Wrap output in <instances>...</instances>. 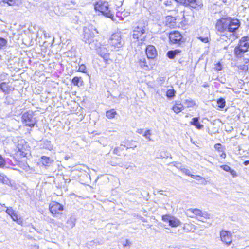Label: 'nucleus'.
<instances>
[{
	"mask_svg": "<svg viewBox=\"0 0 249 249\" xmlns=\"http://www.w3.org/2000/svg\"><path fill=\"white\" fill-rule=\"evenodd\" d=\"M241 26L240 20L235 18L223 16L216 20L215 23L216 31L220 33L225 32L234 34Z\"/></svg>",
	"mask_w": 249,
	"mask_h": 249,
	"instance_id": "obj_1",
	"label": "nucleus"
},
{
	"mask_svg": "<svg viewBox=\"0 0 249 249\" xmlns=\"http://www.w3.org/2000/svg\"><path fill=\"white\" fill-rule=\"evenodd\" d=\"M30 152V147L28 142L21 139L18 141L13 157L17 161H19L22 158L26 157Z\"/></svg>",
	"mask_w": 249,
	"mask_h": 249,
	"instance_id": "obj_2",
	"label": "nucleus"
},
{
	"mask_svg": "<svg viewBox=\"0 0 249 249\" xmlns=\"http://www.w3.org/2000/svg\"><path fill=\"white\" fill-rule=\"evenodd\" d=\"M94 9L96 12L110 18L112 21H116L117 19L114 18V15L107 1L99 0L96 1L94 4Z\"/></svg>",
	"mask_w": 249,
	"mask_h": 249,
	"instance_id": "obj_3",
	"label": "nucleus"
},
{
	"mask_svg": "<svg viewBox=\"0 0 249 249\" xmlns=\"http://www.w3.org/2000/svg\"><path fill=\"white\" fill-rule=\"evenodd\" d=\"M183 11H178V10H174L172 14L167 15L165 18V25L170 28H175L179 21L184 18Z\"/></svg>",
	"mask_w": 249,
	"mask_h": 249,
	"instance_id": "obj_4",
	"label": "nucleus"
},
{
	"mask_svg": "<svg viewBox=\"0 0 249 249\" xmlns=\"http://www.w3.org/2000/svg\"><path fill=\"white\" fill-rule=\"evenodd\" d=\"M107 44L116 50H119L122 47L124 44V41L121 32L112 34L107 40Z\"/></svg>",
	"mask_w": 249,
	"mask_h": 249,
	"instance_id": "obj_5",
	"label": "nucleus"
},
{
	"mask_svg": "<svg viewBox=\"0 0 249 249\" xmlns=\"http://www.w3.org/2000/svg\"><path fill=\"white\" fill-rule=\"evenodd\" d=\"M169 42L172 45H177L181 47L186 42V39L183 34L178 30L170 31L168 35Z\"/></svg>",
	"mask_w": 249,
	"mask_h": 249,
	"instance_id": "obj_6",
	"label": "nucleus"
},
{
	"mask_svg": "<svg viewBox=\"0 0 249 249\" xmlns=\"http://www.w3.org/2000/svg\"><path fill=\"white\" fill-rule=\"evenodd\" d=\"M21 119L24 126L30 128L34 127L37 123L36 118L34 117V112L33 111L25 112L22 115Z\"/></svg>",
	"mask_w": 249,
	"mask_h": 249,
	"instance_id": "obj_7",
	"label": "nucleus"
},
{
	"mask_svg": "<svg viewBox=\"0 0 249 249\" xmlns=\"http://www.w3.org/2000/svg\"><path fill=\"white\" fill-rule=\"evenodd\" d=\"M145 33V27L137 26L133 30L132 37L135 42L138 44H142L145 41L146 36L144 35Z\"/></svg>",
	"mask_w": 249,
	"mask_h": 249,
	"instance_id": "obj_8",
	"label": "nucleus"
},
{
	"mask_svg": "<svg viewBox=\"0 0 249 249\" xmlns=\"http://www.w3.org/2000/svg\"><path fill=\"white\" fill-rule=\"evenodd\" d=\"M64 210L63 205L57 201H52L49 203V210L53 217H56L62 214Z\"/></svg>",
	"mask_w": 249,
	"mask_h": 249,
	"instance_id": "obj_9",
	"label": "nucleus"
},
{
	"mask_svg": "<svg viewBox=\"0 0 249 249\" xmlns=\"http://www.w3.org/2000/svg\"><path fill=\"white\" fill-rule=\"evenodd\" d=\"M98 55L103 59L106 64H109L112 62L110 53L106 45H102L97 49Z\"/></svg>",
	"mask_w": 249,
	"mask_h": 249,
	"instance_id": "obj_10",
	"label": "nucleus"
},
{
	"mask_svg": "<svg viewBox=\"0 0 249 249\" xmlns=\"http://www.w3.org/2000/svg\"><path fill=\"white\" fill-rule=\"evenodd\" d=\"M186 214L191 218H196L200 219L202 218H206V214L202 211L197 208H190L187 210Z\"/></svg>",
	"mask_w": 249,
	"mask_h": 249,
	"instance_id": "obj_11",
	"label": "nucleus"
},
{
	"mask_svg": "<svg viewBox=\"0 0 249 249\" xmlns=\"http://www.w3.org/2000/svg\"><path fill=\"white\" fill-rule=\"evenodd\" d=\"M126 142H124V144H121L119 146L115 147L113 150V153L120 157L125 156L127 149L131 148Z\"/></svg>",
	"mask_w": 249,
	"mask_h": 249,
	"instance_id": "obj_12",
	"label": "nucleus"
},
{
	"mask_svg": "<svg viewBox=\"0 0 249 249\" xmlns=\"http://www.w3.org/2000/svg\"><path fill=\"white\" fill-rule=\"evenodd\" d=\"M145 52L147 58L150 60H154L157 56V51L152 45H148L145 49Z\"/></svg>",
	"mask_w": 249,
	"mask_h": 249,
	"instance_id": "obj_13",
	"label": "nucleus"
},
{
	"mask_svg": "<svg viewBox=\"0 0 249 249\" xmlns=\"http://www.w3.org/2000/svg\"><path fill=\"white\" fill-rule=\"evenodd\" d=\"M221 241L226 245H230L232 242L231 233L226 230H222L220 233Z\"/></svg>",
	"mask_w": 249,
	"mask_h": 249,
	"instance_id": "obj_14",
	"label": "nucleus"
},
{
	"mask_svg": "<svg viewBox=\"0 0 249 249\" xmlns=\"http://www.w3.org/2000/svg\"><path fill=\"white\" fill-rule=\"evenodd\" d=\"M0 89L5 94H9L15 90L12 83L10 81L2 82L0 85Z\"/></svg>",
	"mask_w": 249,
	"mask_h": 249,
	"instance_id": "obj_15",
	"label": "nucleus"
},
{
	"mask_svg": "<svg viewBox=\"0 0 249 249\" xmlns=\"http://www.w3.org/2000/svg\"><path fill=\"white\" fill-rule=\"evenodd\" d=\"M184 106L181 101L176 100L174 102L171 109L176 114L181 112L184 109Z\"/></svg>",
	"mask_w": 249,
	"mask_h": 249,
	"instance_id": "obj_16",
	"label": "nucleus"
},
{
	"mask_svg": "<svg viewBox=\"0 0 249 249\" xmlns=\"http://www.w3.org/2000/svg\"><path fill=\"white\" fill-rule=\"evenodd\" d=\"M185 6H188L193 9H198L202 6L201 0H186Z\"/></svg>",
	"mask_w": 249,
	"mask_h": 249,
	"instance_id": "obj_17",
	"label": "nucleus"
},
{
	"mask_svg": "<svg viewBox=\"0 0 249 249\" xmlns=\"http://www.w3.org/2000/svg\"><path fill=\"white\" fill-rule=\"evenodd\" d=\"M244 63L239 64L237 66L239 72L246 73L249 71V59L244 58Z\"/></svg>",
	"mask_w": 249,
	"mask_h": 249,
	"instance_id": "obj_18",
	"label": "nucleus"
},
{
	"mask_svg": "<svg viewBox=\"0 0 249 249\" xmlns=\"http://www.w3.org/2000/svg\"><path fill=\"white\" fill-rule=\"evenodd\" d=\"M130 15V12L128 11L124 10H118L116 14L115 17L114 16V18H116L115 21L117 22L118 20H122L125 18L127 17Z\"/></svg>",
	"mask_w": 249,
	"mask_h": 249,
	"instance_id": "obj_19",
	"label": "nucleus"
},
{
	"mask_svg": "<svg viewBox=\"0 0 249 249\" xmlns=\"http://www.w3.org/2000/svg\"><path fill=\"white\" fill-rule=\"evenodd\" d=\"M182 53V50L180 49H176L167 52L166 55L170 59H173L175 57L180 55Z\"/></svg>",
	"mask_w": 249,
	"mask_h": 249,
	"instance_id": "obj_20",
	"label": "nucleus"
},
{
	"mask_svg": "<svg viewBox=\"0 0 249 249\" xmlns=\"http://www.w3.org/2000/svg\"><path fill=\"white\" fill-rule=\"evenodd\" d=\"M2 2L10 6H15L21 4L22 0H0V5Z\"/></svg>",
	"mask_w": 249,
	"mask_h": 249,
	"instance_id": "obj_21",
	"label": "nucleus"
},
{
	"mask_svg": "<svg viewBox=\"0 0 249 249\" xmlns=\"http://www.w3.org/2000/svg\"><path fill=\"white\" fill-rule=\"evenodd\" d=\"M40 162L42 166H49L53 162V160H51L50 157L45 156H42L41 157Z\"/></svg>",
	"mask_w": 249,
	"mask_h": 249,
	"instance_id": "obj_22",
	"label": "nucleus"
},
{
	"mask_svg": "<svg viewBox=\"0 0 249 249\" xmlns=\"http://www.w3.org/2000/svg\"><path fill=\"white\" fill-rule=\"evenodd\" d=\"M190 124L191 125L195 126L197 129H201L203 127V125L199 122L198 117L193 118L190 122Z\"/></svg>",
	"mask_w": 249,
	"mask_h": 249,
	"instance_id": "obj_23",
	"label": "nucleus"
},
{
	"mask_svg": "<svg viewBox=\"0 0 249 249\" xmlns=\"http://www.w3.org/2000/svg\"><path fill=\"white\" fill-rule=\"evenodd\" d=\"M181 225L180 221L177 218L171 216L169 221V225L171 227H177Z\"/></svg>",
	"mask_w": 249,
	"mask_h": 249,
	"instance_id": "obj_24",
	"label": "nucleus"
},
{
	"mask_svg": "<svg viewBox=\"0 0 249 249\" xmlns=\"http://www.w3.org/2000/svg\"><path fill=\"white\" fill-rule=\"evenodd\" d=\"M220 168L224 171L228 172H230L233 178L237 176V174L235 171L231 169L230 166L227 165H222L220 166Z\"/></svg>",
	"mask_w": 249,
	"mask_h": 249,
	"instance_id": "obj_25",
	"label": "nucleus"
},
{
	"mask_svg": "<svg viewBox=\"0 0 249 249\" xmlns=\"http://www.w3.org/2000/svg\"><path fill=\"white\" fill-rule=\"evenodd\" d=\"M239 44H241L242 47H245L249 50V38L248 36L242 37L239 41Z\"/></svg>",
	"mask_w": 249,
	"mask_h": 249,
	"instance_id": "obj_26",
	"label": "nucleus"
},
{
	"mask_svg": "<svg viewBox=\"0 0 249 249\" xmlns=\"http://www.w3.org/2000/svg\"><path fill=\"white\" fill-rule=\"evenodd\" d=\"M246 52L244 49H240L237 46H236L234 49V54L237 58L242 57Z\"/></svg>",
	"mask_w": 249,
	"mask_h": 249,
	"instance_id": "obj_27",
	"label": "nucleus"
},
{
	"mask_svg": "<svg viewBox=\"0 0 249 249\" xmlns=\"http://www.w3.org/2000/svg\"><path fill=\"white\" fill-rule=\"evenodd\" d=\"M138 63L140 66L142 68H146L147 69H149L150 68H152L154 64H149L148 65L145 58H142V59H140L138 61Z\"/></svg>",
	"mask_w": 249,
	"mask_h": 249,
	"instance_id": "obj_28",
	"label": "nucleus"
},
{
	"mask_svg": "<svg viewBox=\"0 0 249 249\" xmlns=\"http://www.w3.org/2000/svg\"><path fill=\"white\" fill-rule=\"evenodd\" d=\"M11 219L15 222H16L18 225L22 226L23 224V220L21 216L18 214L17 213L15 214L12 217Z\"/></svg>",
	"mask_w": 249,
	"mask_h": 249,
	"instance_id": "obj_29",
	"label": "nucleus"
},
{
	"mask_svg": "<svg viewBox=\"0 0 249 249\" xmlns=\"http://www.w3.org/2000/svg\"><path fill=\"white\" fill-rule=\"evenodd\" d=\"M117 114V112L114 109H111L106 112V116L109 119H112L115 118Z\"/></svg>",
	"mask_w": 249,
	"mask_h": 249,
	"instance_id": "obj_30",
	"label": "nucleus"
},
{
	"mask_svg": "<svg viewBox=\"0 0 249 249\" xmlns=\"http://www.w3.org/2000/svg\"><path fill=\"white\" fill-rule=\"evenodd\" d=\"M11 180L5 175L0 172V183L4 184L10 183Z\"/></svg>",
	"mask_w": 249,
	"mask_h": 249,
	"instance_id": "obj_31",
	"label": "nucleus"
},
{
	"mask_svg": "<svg viewBox=\"0 0 249 249\" xmlns=\"http://www.w3.org/2000/svg\"><path fill=\"white\" fill-rule=\"evenodd\" d=\"M71 83L74 86H79V83H80V85H82L83 84V81L82 80V78L81 77L75 76L74 77L71 81Z\"/></svg>",
	"mask_w": 249,
	"mask_h": 249,
	"instance_id": "obj_32",
	"label": "nucleus"
},
{
	"mask_svg": "<svg viewBox=\"0 0 249 249\" xmlns=\"http://www.w3.org/2000/svg\"><path fill=\"white\" fill-rule=\"evenodd\" d=\"M160 1L167 7L171 8L174 5V0H160Z\"/></svg>",
	"mask_w": 249,
	"mask_h": 249,
	"instance_id": "obj_33",
	"label": "nucleus"
},
{
	"mask_svg": "<svg viewBox=\"0 0 249 249\" xmlns=\"http://www.w3.org/2000/svg\"><path fill=\"white\" fill-rule=\"evenodd\" d=\"M186 105V107L191 108L196 106L195 102L192 99H186L184 102Z\"/></svg>",
	"mask_w": 249,
	"mask_h": 249,
	"instance_id": "obj_34",
	"label": "nucleus"
},
{
	"mask_svg": "<svg viewBox=\"0 0 249 249\" xmlns=\"http://www.w3.org/2000/svg\"><path fill=\"white\" fill-rule=\"evenodd\" d=\"M217 107L220 108H223L226 105V102L224 98H220L217 101Z\"/></svg>",
	"mask_w": 249,
	"mask_h": 249,
	"instance_id": "obj_35",
	"label": "nucleus"
},
{
	"mask_svg": "<svg viewBox=\"0 0 249 249\" xmlns=\"http://www.w3.org/2000/svg\"><path fill=\"white\" fill-rule=\"evenodd\" d=\"M176 93V91L173 89H169L167 90L166 92V96L168 98H171L175 96Z\"/></svg>",
	"mask_w": 249,
	"mask_h": 249,
	"instance_id": "obj_36",
	"label": "nucleus"
},
{
	"mask_svg": "<svg viewBox=\"0 0 249 249\" xmlns=\"http://www.w3.org/2000/svg\"><path fill=\"white\" fill-rule=\"evenodd\" d=\"M7 42L6 39L0 37V50L4 48L7 46Z\"/></svg>",
	"mask_w": 249,
	"mask_h": 249,
	"instance_id": "obj_37",
	"label": "nucleus"
},
{
	"mask_svg": "<svg viewBox=\"0 0 249 249\" xmlns=\"http://www.w3.org/2000/svg\"><path fill=\"white\" fill-rule=\"evenodd\" d=\"M5 212L10 216L11 218L17 212L13 210L12 207L7 208Z\"/></svg>",
	"mask_w": 249,
	"mask_h": 249,
	"instance_id": "obj_38",
	"label": "nucleus"
},
{
	"mask_svg": "<svg viewBox=\"0 0 249 249\" xmlns=\"http://www.w3.org/2000/svg\"><path fill=\"white\" fill-rule=\"evenodd\" d=\"M124 0H112V2L115 6L117 8L121 7L124 3Z\"/></svg>",
	"mask_w": 249,
	"mask_h": 249,
	"instance_id": "obj_39",
	"label": "nucleus"
},
{
	"mask_svg": "<svg viewBox=\"0 0 249 249\" xmlns=\"http://www.w3.org/2000/svg\"><path fill=\"white\" fill-rule=\"evenodd\" d=\"M6 164L5 158L0 154V168H4Z\"/></svg>",
	"mask_w": 249,
	"mask_h": 249,
	"instance_id": "obj_40",
	"label": "nucleus"
},
{
	"mask_svg": "<svg viewBox=\"0 0 249 249\" xmlns=\"http://www.w3.org/2000/svg\"><path fill=\"white\" fill-rule=\"evenodd\" d=\"M214 147L215 149V150L218 152H221L222 151H224L223 147L219 143L215 144Z\"/></svg>",
	"mask_w": 249,
	"mask_h": 249,
	"instance_id": "obj_41",
	"label": "nucleus"
},
{
	"mask_svg": "<svg viewBox=\"0 0 249 249\" xmlns=\"http://www.w3.org/2000/svg\"><path fill=\"white\" fill-rule=\"evenodd\" d=\"M151 135V133L150 130L148 129L146 130L143 135V136L146 139L148 140V141H150L151 140L150 138V136Z\"/></svg>",
	"mask_w": 249,
	"mask_h": 249,
	"instance_id": "obj_42",
	"label": "nucleus"
},
{
	"mask_svg": "<svg viewBox=\"0 0 249 249\" xmlns=\"http://www.w3.org/2000/svg\"><path fill=\"white\" fill-rule=\"evenodd\" d=\"M78 72L86 73L87 71L86 66L84 64H81L79 66V69L77 70Z\"/></svg>",
	"mask_w": 249,
	"mask_h": 249,
	"instance_id": "obj_43",
	"label": "nucleus"
},
{
	"mask_svg": "<svg viewBox=\"0 0 249 249\" xmlns=\"http://www.w3.org/2000/svg\"><path fill=\"white\" fill-rule=\"evenodd\" d=\"M171 216L169 214H164L161 216L162 220L164 222H168L170 220Z\"/></svg>",
	"mask_w": 249,
	"mask_h": 249,
	"instance_id": "obj_44",
	"label": "nucleus"
},
{
	"mask_svg": "<svg viewBox=\"0 0 249 249\" xmlns=\"http://www.w3.org/2000/svg\"><path fill=\"white\" fill-rule=\"evenodd\" d=\"M198 39L204 43H208V42H209V40H210L209 36H205V37L199 36L198 37Z\"/></svg>",
	"mask_w": 249,
	"mask_h": 249,
	"instance_id": "obj_45",
	"label": "nucleus"
},
{
	"mask_svg": "<svg viewBox=\"0 0 249 249\" xmlns=\"http://www.w3.org/2000/svg\"><path fill=\"white\" fill-rule=\"evenodd\" d=\"M214 69L216 71H220L222 69V65L220 62H218L215 64Z\"/></svg>",
	"mask_w": 249,
	"mask_h": 249,
	"instance_id": "obj_46",
	"label": "nucleus"
},
{
	"mask_svg": "<svg viewBox=\"0 0 249 249\" xmlns=\"http://www.w3.org/2000/svg\"><path fill=\"white\" fill-rule=\"evenodd\" d=\"M131 245V242L129 239H126L124 243H123L122 246L123 248L130 247Z\"/></svg>",
	"mask_w": 249,
	"mask_h": 249,
	"instance_id": "obj_47",
	"label": "nucleus"
},
{
	"mask_svg": "<svg viewBox=\"0 0 249 249\" xmlns=\"http://www.w3.org/2000/svg\"><path fill=\"white\" fill-rule=\"evenodd\" d=\"M191 177L192 178H193L197 180H205L204 178L201 177L199 175H192Z\"/></svg>",
	"mask_w": 249,
	"mask_h": 249,
	"instance_id": "obj_48",
	"label": "nucleus"
},
{
	"mask_svg": "<svg viewBox=\"0 0 249 249\" xmlns=\"http://www.w3.org/2000/svg\"><path fill=\"white\" fill-rule=\"evenodd\" d=\"M186 0H174V2H176L179 4L183 5L185 6V3H186Z\"/></svg>",
	"mask_w": 249,
	"mask_h": 249,
	"instance_id": "obj_49",
	"label": "nucleus"
},
{
	"mask_svg": "<svg viewBox=\"0 0 249 249\" xmlns=\"http://www.w3.org/2000/svg\"><path fill=\"white\" fill-rule=\"evenodd\" d=\"M182 172L185 173V174L187 176L191 177L192 175L190 174V171L188 169H182Z\"/></svg>",
	"mask_w": 249,
	"mask_h": 249,
	"instance_id": "obj_50",
	"label": "nucleus"
},
{
	"mask_svg": "<svg viewBox=\"0 0 249 249\" xmlns=\"http://www.w3.org/2000/svg\"><path fill=\"white\" fill-rule=\"evenodd\" d=\"M220 156L223 159H225L226 157V154L224 152V151H223L221 152V154H220Z\"/></svg>",
	"mask_w": 249,
	"mask_h": 249,
	"instance_id": "obj_51",
	"label": "nucleus"
},
{
	"mask_svg": "<svg viewBox=\"0 0 249 249\" xmlns=\"http://www.w3.org/2000/svg\"><path fill=\"white\" fill-rule=\"evenodd\" d=\"M238 47H239L240 49H244L246 52H248V50L246 49L245 47H242V45L239 43H238L237 45L236 46Z\"/></svg>",
	"mask_w": 249,
	"mask_h": 249,
	"instance_id": "obj_52",
	"label": "nucleus"
},
{
	"mask_svg": "<svg viewBox=\"0 0 249 249\" xmlns=\"http://www.w3.org/2000/svg\"><path fill=\"white\" fill-rule=\"evenodd\" d=\"M143 132V129H138L137 130V132L139 134H142Z\"/></svg>",
	"mask_w": 249,
	"mask_h": 249,
	"instance_id": "obj_53",
	"label": "nucleus"
},
{
	"mask_svg": "<svg viewBox=\"0 0 249 249\" xmlns=\"http://www.w3.org/2000/svg\"><path fill=\"white\" fill-rule=\"evenodd\" d=\"M243 164L244 165H248L249 164V160H246L243 162Z\"/></svg>",
	"mask_w": 249,
	"mask_h": 249,
	"instance_id": "obj_54",
	"label": "nucleus"
}]
</instances>
